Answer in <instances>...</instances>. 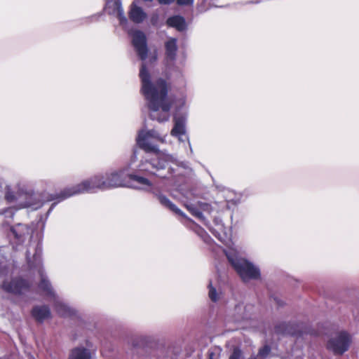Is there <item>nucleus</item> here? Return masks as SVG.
I'll return each mask as SVG.
<instances>
[{
    "instance_id": "obj_1",
    "label": "nucleus",
    "mask_w": 359,
    "mask_h": 359,
    "mask_svg": "<svg viewBox=\"0 0 359 359\" xmlns=\"http://www.w3.org/2000/svg\"><path fill=\"white\" fill-rule=\"evenodd\" d=\"M132 44L140 59L144 61L149 51L145 34L140 30L135 31L132 35ZM139 77L141 81L140 92L148 101L149 118L159 123L168 121L169 111L172 106V102L168 99L171 83L162 77L152 81L144 62L141 65Z\"/></svg>"
},
{
    "instance_id": "obj_2",
    "label": "nucleus",
    "mask_w": 359,
    "mask_h": 359,
    "mask_svg": "<svg viewBox=\"0 0 359 359\" xmlns=\"http://www.w3.org/2000/svg\"><path fill=\"white\" fill-rule=\"evenodd\" d=\"M127 185L126 170H120L104 175H97L71 187L65 188L57 194H50L48 200L60 202L74 195L93 192L95 189L105 190Z\"/></svg>"
},
{
    "instance_id": "obj_3",
    "label": "nucleus",
    "mask_w": 359,
    "mask_h": 359,
    "mask_svg": "<svg viewBox=\"0 0 359 359\" xmlns=\"http://www.w3.org/2000/svg\"><path fill=\"white\" fill-rule=\"evenodd\" d=\"M227 258L243 281L246 282L250 280H258L260 278L259 269L251 262L245 259L233 258L230 256H227Z\"/></svg>"
},
{
    "instance_id": "obj_4",
    "label": "nucleus",
    "mask_w": 359,
    "mask_h": 359,
    "mask_svg": "<svg viewBox=\"0 0 359 359\" xmlns=\"http://www.w3.org/2000/svg\"><path fill=\"white\" fill-rule=\"evenodd\" d=\"M351 342V334L348 332L342 330L328 340L327 348L336 355H341L349 349Z\"/></svg>"
},
{
    "instance_id": "obj_5",
    "label": "nucleus",
    "mask_w": 359,
    "mask_h": 359,
    "mask_svg": "<svg viewBox=\"0 0 359 359\" xmlns=\"http://www.w3.org/2000/svg\"><path fill=\"white\" fill-rule=\"evenodd\" d=\"M147 138H154L163 142L158 133L154 129L147 130V132H140L137 137V144L146 152H152L156 154H159L160 151L158 147L149 143L147 141Z\"/></svg>"
},
{
    "instance_id": "obj_6",
    "label": "nucleus",
    "mask_w": 359,
    "mask_h": 359,
    "mask_svg": "<svg viewBox=\"0 0 359 359\" xmlns=\"http://www.w3.org/2000/svg\"><path fill=\"white\" fill-rule=\"evenodd\" d=\"M31 287L29 282L22 278H15L10 282L4 281L1 287L8 293L21 294L25 291H28Z\"/></svg>"
},
{
    "instance_id": "obj_7",
    "label": "nucleus",
    "mask_w": 359,
    "mask_h": 359,
    "mask_svg": "<svg viewBox=\"0 0 359 359\" xmlns=\"http://www.w3.org/2000/svg\"><path fill=\"white\" fill-rule=\"evenodd\" d=\"M274 332L277 334L290 335L292 337H302L304 334L299 324L285 322L277 324L274 327Z\"/></svg>"
},
{
    "instance_id": "obj_8",
    "label": "nucleus",
    "mask_w": 359,
    "mask_h": 359,
    "mask_svg": "<svg viewBox=\"0 0 359 359\" xmlns=\"http://www.w3.org/2000/svg\"><path fill=\"white\" fill-rule=\"evenodd\" d=\"M31 316L38 323H43L51 318V312L48 306H34L31 311Z\"/></svg>"
},
{
    "instance_id": "obj_9",
    "label": "nucleus",
    "mask_w": 359,
    "mask_h": 359,
    "mask_svg": "<svg viewBox=\"0 0 359 359\" xmlns=\"http://www.w3.org/2000/svg\"><path fill=\"white\" fill-rule=\"evenodd\" d=\"M157 199L160 202V203L169 209L170 211L173 212L176 215L181 216L184 218H187L186 215L178 208L170 199L163 194H159L156 195Z\"/></svg>"
},
{
    "instance_id": "obj_10",
    "label": "nucleus",
    "mask_w": 359,
    "mask_h": 359,
    "mask_svg": "<svg viewBox=\"0 0 359 359\" xmlns=\"http://www.w3.org/2000/svg\"><path fill=\"white\" fill-rule=\"evenodd\" d=\"M157 199L160 202V203L169 209L170 211L173 212L176 215L181 216L184 218H187L186 215L178 208L170 199L163 194H159L156 195Z\"/></svg>"
},
{
    "instance_id": "obj_11",
    "label": "nucleus",
    "mask_w": 359,
    "mask_h": 359,
    "mask_svg": "<svg viewBox=\"0 0 359 359\" xmlns=\"http://www.w3.org/2000/svg\"><path fill=\"white\" fill-rule=\"evenodd\" d=\"M165 57L168 61L173 62L176 59L177 52V39L170 38L165 43Z\"/></svg>"
},
{
    "instance_id": "obj_12",
    "label": "nucleus",
    "mask_w": 359,
    "mask_h": 359,
    "mask_svg": "<svg viewBox=\"0 0 359 359\" xmlns=\"http://www.w3.org/2000/svg\"><path fill=\"white\" fill-rule=\"evenodd\" d=\"M127 186H133L136 187H139L140 186H151V182L147 178L136 174L127 173Z\"/></svg>"
},
{
    "instance_id": "obj_13",
    "label": "nucleus",
    "mask_w": 359,
    "mask_h": 359,
    "mask_svg": "<svg viewBox=\"0 0 359 359\" xmlns=\"http://www.w3.org/2000/svg\"><path fill=\"white\" fill-rule=\"evenodd\" d=\"M166 25L168 27L175 28L180 32L185 30L187 27L185 19L181 15H173L168 18L166 20Z\"/></svg>"
},
{
    "instance_id": "obj_14",
    "label": "nucleus",
    "mask_w": 359,
    "mask_h": 359,
    "mask_svg": "<svg viewBox=\"0 0 359 359\" xmlns=\"http://www.w3.org/2000/svg\"><path fill=\"white\" fill-rule=\"evenodd\" d=\"M147 15L141 7L136 5L132 6L129 12V18L135 23H140L144 20Z\"/></svg>"
},
{
    "instance_id": "obj_15",
    "label": "nucleus",
    "mask_w": 359,
    "mask_h": 359,
    "mask_svg": "<svg viewBox=\"0 0 359 359\" xmlns=\"http://www.w3.org/2000/svg\"><path fill=\"white\" fill-rule=\"evenodd\" d=\"M185 133V121L183 117L174 118V126L170 134L173 137H180Z\"/></svg>"
},
{
    "instance_id": "obj_16",
    "label": "nucleus",
    "mask_w": 359,
    "mask_h": 359,
    "mask_svg": "<svg viewBox=\"0 0 359 359\" xmlns=\"http://www.w3.org/2000/svg\"><path fill=\"white\" fill-rule=\"evenodd\" d=\"M68 359H91V353L84 347H76L71 351Z\"/></svg>"
},
{
    "instance_id": "obj_17",
    "label": "nucleus",
    "mask_w": 359,
    "mask_h": 359,
    "mask_svg": "<svg viewBox=\"0 0 359 359\" xmlns=\"http://www.w3.org/2000/svg\"><path fill=\"white\" fill-rule=\"evenodd\" d=\"M41 280L39 283L38 287L48 297L54 296V292L51 287L50 283L46 278V277L43 274L42 272H40Z\"/></svg>"
},
{
    "instance_id": "obj_18",
    "label": "nucleus",
    "mask_w": 359,
    "mask_h": 359,
    "mask_svg": "<svg viewBox=\"0 0 359 359\" xmlns=\"http://www.w3.org/2000/svg\"><path fill=\"white\" fill-rule=\"evenodd\" d=\"M151 161L146 160L145 161H141L138 166V171L145 175H155L158 177H163L159 173H156L154 170H152L150 164Z\"/></svg>"
},
{
    "instance_id": "obj_19",
    "label": "nucleus",
    "mask_w": 359,
    "mask_h": 359,
    "mask_svg": "<svg viewBox=\"0 0 359 359\" xmlns=\"http://www.w3.org/2000/svg\"><path fill=\"white\" fill-rule=\"evenodd\" d=\"M55 310L57 313L61 317H69L74 314L73 311L62 303H57L55 304Z\"/></svg>"
},
{
    "instance_id": "obj_20",
    "label": "nucleus",
    "mask_w": 359,
    "mask_h": 359,
    "mask_svg": "<svg viewBox=\"0 0 359 359\" xmlns=\"http://www.w3.org/2000/svg\"><path fill=\"white\" fill-rule=\"evenodd\" d=\"M149 165L152 170H154L156 173H158L161 170H164L165 168L166 162L161 158H155L151 161V163Z\"/></svg>"
},
{
    "instance_id": "obj_21",
    "label": "nucleus",
    "mask_w": 359,
    "mask_h": 359,
    "mask_svg": "<svg viewBox=\"0 0 359 359\" xmlns=\"http://www.w3.org/2000/svg\"><path fill=\"white\" fill-rule=\"evenodd\" d=\"M187 210L195 217L202 219L203 217L202 212L194 204H186Z\"/></svg>"
},
{
    "instance_id": "obj_22",
    "label": "nucleus",
    "mask_w": 359,
    "mask_h": 359,
    "mask_svg": "<svg viewBox=\"0 0 359 359\" xmlns=\"http://www.w3.org/2000/svg\"><path fill=\"white\" fill-rule=\"evenodd\" d=\"M208 287V289H209L208 296H209L210 299L213 302H217L218 299H219V296H218V294L217 292V290H216L215 287H214L212 286V280H210Z\"/></svg>"
},
{
    "instance_id": "obj_23",
    "label": "nucleus",
    "mask_w": 359,
    "mask_h": 359,
    "mask_svg": "<svg viewBox=\"0 0 359 359\" xmlns=\"http://www.w3.org/2000/svg\"><path fill=\"white\" fill-rule=\"evenodd\" d=\"M229 359H243L242 351L238 347H235Z\"/></svg>"
},
{
    "instance_id": "obj_24",
    "label": "nucleus",
    "mask_w": 359,
    "mask_h": 359,
    "mask_svg": "<svg viewBox=\"0 0 359 359\" xmlns=\"http://www.w3.org/2000/svg\"><path fill=\"white\" fill-rule=\"evenodd\" d=\"M5 199L8 203L14 202L16 200L15 193L11 189H7L5 193Z\"/></svg>"
},
{
    "instance_id": "obj_25",
    "label": "nucleus",
    "mask_w": 359,
    "mask_h": 359,
    "mask_svg": "<svg viewBox=\"0 0 359 359\" xmlns=\"http://www.w3.org/2000/svg\"><path fill=\"white\" fill-rule=\"evenodd\" d=\"M271 352V348L268 345H264L263 347L259 348L258 351V355L260 357H266Z\"/></svg>"
},
{
    "instance_id": "obj_26",
    "label": "nucleus",
    "mask_w": 359,
    "mask_h": 359,
    "mask_svg": "<svg viewBox=\"0 0 359 359\" xmlns=\"http://www.w3.org/2000/svg\"><path fill=\"white\" fill-rule=\"evenodd\" d=\"M194 0H177V3L180 6H189L192 4Z\"/></svg>"
},
{
    "instance_id": "obj_27",
    "label": "nucleus",
    "mask_w": 359,
    "mask_h": 359,
    "mask_svg": "<svg viewBox=\"0 0 359 359\" xmlns=\"http://www.w3.org/2000/svg\"><path fill=\"white\" fill-rule=\"evenodd\" d=\"M175 0H158L160 4L168 5L174 2Z\"/></svg>"
},
{
    "instance_id": "obj_28",
    "label": "nucleus",
    "mask_w": 359,
    "mask_h": 359,
    "mask_svg": "<svg viewBox=\"0 0 359 359\" xmlns=\"http://www.w3.org/2000/svg\"><path fill=\"white\" fill-rule=\"evenodd\" d=\"M208 359H218V355H217L212 351H209L208 352Z\"/></svg>"
},
{
    "instance_id": "obj_29",
    "label": "nucleus",
    "mask_w": 359,
    "mask_h": 359,
    "mask_svg": "<svg viewBox=\"0 0 359 359\" xmlns=\"http://www.w3.org/2000/svg\"><path fill=\"white\" fill-rule=\"evenodd\" d=\"M157 58H158L157 53H156V51H155L154 55L150 57V62H155L157 60Z\"/></svg>"
},
{
    "instance_id": "obj_30",
    "label": "nucleus",
    "mask_w": 359,
    "mask_h": 359,
    "mask_svg": "<svg viewBox=\"0 0 359 359\" xmlns=\"http://www.w3.org/2000/svg\"><path fill=\"white\" fill-rule=\"evenodd\" d=\"M118 17L120 19V21L121 22L123 20H126L125 17L123 16V11L118 10Z\"/></svg>"
},
{
    "instance_id": "obj_31",
    "label": "nucleus",
    "mask_w": 359,
    "mask_h": 359,
    "mask_svg": "<svg viewBox=\"0 0 359 359\" xmlns=\"http://www.w3.org/2000/svg\"><path fill=\"white\" fill-rule=\"evenodd\" d=\"M275 300L276 301L277 304H278V306H282V305H283V304L280 302V301L276 300V299H275Z\"/></svg>"
},
{
    "instance_id": "obj_32",
    "label": "nucleus",
    "mask_w": 359,
    "mask_h": 359,
    "mask_svg": "<svg viewBox=\"0 0 359 359\" xmlns=\"http://www.w3.org/2000/svg\"><path fill=\"white\" fill-rule=\"evenodd\" d=\"M248 359H257V357L255 356H251L250 358H249Z\"/></svg>"
}]
</instances>
